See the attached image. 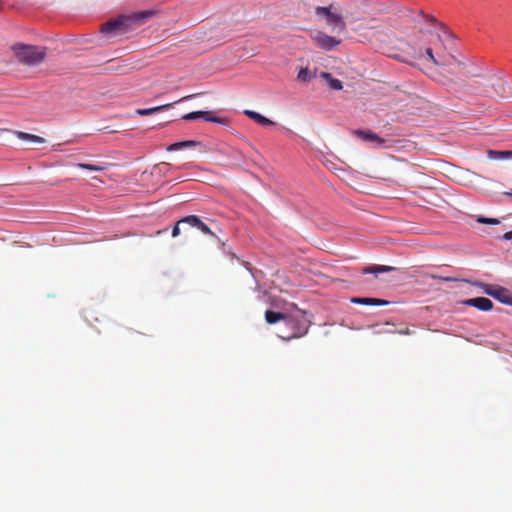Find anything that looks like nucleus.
<instances>
[{
  "mask_svg": "<svg viewBox=\"0 0 512 512\" xmlns=\"http://www.w3.org/2000/svg\"><path fill=\"white\" fill-rule=\"evenodd\" d=\"M18 62L27 66L41 63L46 57V48L35 45L15 44L12 47Z\"/></svg>",
  "mask_w": 512,
  "mask_h": 512,
  "instance_id": "f257e3e1",
  "label": "nucleus"
},
{
  "mask_svg": "<svg viewBox=\"0 0 512 512\" xmlns=\"http://www.w3.org/2000/svg\"><path fill=\"white\" fill-rule=\"evenodd\" d=\"M286 323L291 328L292 332L280 337L287 341L303 337L308 333L310 327V321L306 318L303 312L296 316L287 317Z\"/></svg>",
  "mask_w": 512,
  "mask_h": 512,
  "instance_id": "f03ea898",
  "label": "nucleus"
},
{
  "mask_svg": "<svg viewBox=\"0 0 512 512\" xmlns=\"http://www.w3.org/2000/svg\"><path fill=\"white\" fill-rule=\"evenodd\" d=\"M472 284L481 288L485 294L495 298L499 302L512 306V293L507 288L478 281Z\"/></svg>",
  "mask_w": 512,
  "mask_h": 512,
  "instance_id": "7ed1b4c3",
  "label": "nucleus"
},
{
  "mask_svg": "<svg viewBox=\"0 0 512 512\" xmlns=\"http://www.w3.org/2000/svg\"><path fill=\"white\" fill-rule=\"evenodd\" d=\"M155 15L153 10L138 11L127 15H120L125 33L133 31L137 27L146 23Z\"/></svg>",
  "mask_w": 512,
  "mask_h": 512,
  "instance_id": "20e7f679",
  "label": "nucleus"
},
{
  "mask_svg": "<svg viewBox=\"0 0 512 512\" xmlns=\"http://www.w3.org/2000/svg\"><path fill=\"white\" fill-rule=\"evenodd\" d=\"M464 76L469 79H484V80H494V72L483 65H476L474 63H470L465 65Z\"/></svg>",
  "mask_w": 512,
  "mask_h": 512,
  "instance_id": "39448f33",
  "label": "nucleus"
},
{
  "mask_svg": "<svg viewBox=\"0 0 512 512\" xmlns=\"http://www.w3.org/2000/svg\"><path fill=\"white\" fill-rule=\"evenodd\" d=\"M486 82H487V87L491 88L492 91H490L487 88H484L481 91L482 94L489 96V97H494V96L504 97V95L506 93V87H505V82L503 81V79L501 77L497 76L494 73V80H486Z\"/></svg>",
  "mask_w": 512,
  "mask_h": 512,
  "instance_id": "423d86ee",
  "label": "nucleus"
},
{
  "mask_svg": "<svg viewBox=\"0 0 512 512\" xmlns=\"http://www.w3.org/2000/svg\"><path fill=\"white\" fill-rule=\"evenodd\" d=\"M315 44L324 50L330 51L340 44V40L325 34L324 32L317 31L311 35Z\"/></svg>",
  "mask_w": 512,
  "mask_h": 512,
  "instance_id": "0eeeda50",
  "label": "nucleus"
},
{
  "mask_svg": "<svg viewBox=\"0 0 512 512\" xmlns=\"http://www.w3.org/2000/svg\"><path fill=\"white\" fill-rule=\"evenodd\" d=\"M101 33L109 37L126 34L121 16H118L104 23L101 27Z\"/></svg>",
  "mask_w": 512,
  "mask_h": 512,
  "instance_id": "6e6552de",
  "label": "nucleus"
},
{
  "mask_svg": "<svg viewBox=\"0 0 512 512\" xmlns=\"http://www.w3.org/2000/svg\"><path fill=\"white\" fill-rule=\"evenodd\" d=\"M316 14L324 15L326 17L328 25L330 26H339L341 30L345 28V23L343 21L342 16L339 13L332 12L331 7H317Z\"/></svg>",
  "mask_w": 512,
  "mask_h": 512,
  "instance_id": "1a4fd4ad",
  "label": "nucleus"
},
{
  "mask_svg": "<svg viewBox=\"0 0 512 512\" xmlns=\"http://www.w3.org/2000/svg\"><path fill=\"white\" fill-rule=\"evenodd\" d=\"M181 223H186L191 227H196L202 233L210 236H215V234L211 231V229L201 221V219L196 215H189L180 220Z\"/></svg>",
  "mask_w": 512,
  "mask_h": 512,
  "instance_id": "9d476101",
  "label": "nucleus"
},
{
  "mask_svg": "<svg viewBox=\"0 0 512 512\" xmlns=\"http://www.w3.org/2000/svg\"><path fill=\"white\" fill-rule=\"evenodd\" d=\"M464 304L475 307L481 311H490L493 308L492 301L485 297L470 298L465 300Z\"/></svg>",
  "mask_w": 512,
  "mask_h": 512,
  "instance_id": "9b49d317",
  "label": "nucleus"
},
{
  "mask_svg": "<svg viewBox=\"0 0 512 512\" xmlns=\"http://www.w3.org/2000/svg\"><path fill=\"white\" fill-rule=\"evenodd\" d=\"M425 53L427 57L435 64V65H450L451 63H456L458 65H465L463 62L458 60L455 56H451L450 60L448 59H438L433 54V47L429 46L426 48Z\"/></svg>",
  "mask_w": 512,
  "mask_h": 512,
  "instance_id": "f8f14e48",
  "label": "nucleus"
},
{
  "mask_svg": "<svg viewBox=\"0 0 512 512\" xmlns=\"http://www.w3.org/2000/svg\"><path fill=\"white\" fill-rule=\"evenodd\" d=\"M355 134L363 141L376 143L377 146H382L385 143L384 139L370 130H356Z\"/></svg>",
  "mask_w": 512,
  "mask_h": 512,
  "instance_id": "ddd939ff",
  "label": "nucleus"
},
{
  "mask_svg": "<svg viewBox=\"0 0 512 512\" xmlns=\"http://www.w3.org/2000/svg\"><path fill=\"white\" fill-rule=\"evenodd\" d=\"M351 302L354 304L360 305H375V306H385L389 304V301L382 300L378 298H369V297H353L351 298Z\"/></svg>",
  "mask_w": 512,
  "mask_h": 512,
  "instance_id": "4468645a",
  "label": "nucleus"
},
{
  "mask_svg": "<svg viewBox=\"0 0 512 512\" xmlns=\"http://www.w3.org/2000/svg\"><path fill=\"white\" fill-rule=\"evenodd\" d=\"M197 146H201V142L195 141V140H185V141L175 142V143L169 145L166 148V150L168 152H174V151H178V150H181L184 148H194Z\"/></svg>",
  "mask_w": 512,
  "mask_h": 512,
  "instance_id": "2eb2a0df",
  "label": "nucleus"
},
{
  "mask_svg": "<svg viewBox=\"0 0 512 512\" xmlns=\"http://www.w3.org/2000/svg\"><path fill=\"white\" fill-rule=\"evenodd\" d=\"M245 115H247L249 118L253 119L255 122L262 126H271L274 125V122L270 119L266 118L265 116L261 115L258 112L251 111V110H245Z\"/></svg>",
  "mask_w": 512,
  "mask_h": 512,
  "instance_id": "dca6fc26",
  "label": "nucleus"
},
{
  "mask_svg": "<svg viewBox=\"0 0 512 512\" xmlns=\"http://www.w3.org/2000/svg\"><path fill=\"white\" fill-rule=\"evenodd\" d=\"M395 268L392 266H385V265H372L368 267L362 268L361 272L362 274H375L378 273H387L393 271Z\"/></svg>",
  "mask_w": 512,
  "mask_h": 512,
  "instance_id": "f3484780",
  "label": "nucleus"
},
{
  "mask_svg": "<svg viewBox=\"0 0 512 512\" xmlns=\"http://www.w3.org/2000/svg\"><path fill=\"white\" fill-rule=\"evenodd\" d=\"M13 134L16 135L20 140L29 141L35 144H43L45 143V139L26 132L22 131H13Z\"/></svg>",
  "mask_w": 512,
  "mask_h": 512,
  "instance_id": "a211bd4d",
  "label": "nucleus"
},
{
  "mask_svg": "<svg viewBox=\"0 0 512 512\" xmlns=\"http://www.w3.org/2000/svg\"><path fill=\"white\" fill-rule=\"evenodd\" d=\"M286 319H287V315L284 313L275 312L272 310H267L265 312V320L268 324H275L280 320L286 321Z\"/></svg>",
  "mask_w": 512,
  "mask_h": 512,
  "instance_id": "6ab92c4d",
  "label": "nucleus"
},
{
  "mask_svg": "<svg viewBox=\"0 0 512 512\" xmlns=\"http://www.w3.org/2000/svg\"><path fill=\"white\" fill-rule=\"evenodd\" d=\"M488 157L493 160L512 159V150L497 151L488 150Z\"/></svg>",
  "mask_w": 512,
  "mask_h": 512,
  "instance_id": "aec40b11",
  "label": "nucleus"
},
{
  "mask_svg": "<svg viewBox=\"0 0 512 512\" xmlns=\"http://www.w3.org/2000/svg\"><path fill=\"white\" fill-rule=\"evenodd\" d=\"M170 106H172V104L168 103V104H164V105H160V106H156V107H152V108L137 109L136 114L139 116H147V115H151L156 112L163 111V110L169 108Z\"/></svg>",
  "mask_w": 512,
  "mask_h": 512,
  "instance_id": "412c9836",
  "label": "nucleus"
},
{
  "mask_svg": "<svg viewBox=\"0 0 512 512\" xmlns=\"http://www.w3.org/2000/svg\"><path fill=\"white\" fill-rule=\"evenodd\" d=\"M321 77L328 82V84H329L331 89H333V90H341L343 88L342 82L340 80H338V79L333 78L330 73L323 72L321 74Z\"/></svg>",
  "mask_w": 512,
  "mask_h": 512,
  "instance_id": "4be33fe9",
  "label": "nucleus"
},
{
  "mask_svg": "<svg viewBox=\"0 0 512 512\" xmlns=\"http://www.w3.org/2000/svg\"><path fill=\"white\" fill-rule=\"evenodd\" d=\"M77 167L90 171H103L108 167L107 163L90 164V163H78Z\"/></svg>",
  "mask_w": 512,
  "mask_h": 512,
  "instance_id": "5701e85b",
  "label": "nucleus"
},
{
  "mask_svg": "<svg viewBox=\"0 0 512 512\" xmlns=\"http://www.w3.org/2000/svg\"><path fill=\"white\" fill-rule=\"evenodd\" d=\"M313 77L308 68H301L298 72L297 79L301 82H307Z\"/></svg>",
  "mask_w": 512,
  "mask_h": 512,
  "instance_id": "b1692460",
  "label": "nucleus"
},
{
  "mask_svg": "<svg viewBox=\"0 0 512 512\" xmlns=\"http://www.w3.org/2000/svg\"><path fill=\"white\" fill-rule=\"evenodd\" d=\"M209 115L208 111H194L183 116L184 120H194L197 118H203V116Z\"/></svg>",
  "mask_w": 512,
  "mask_h": 512,
  "instance_id": "393cba45",
  "label": "nucleus"
},
{
  "mask_svg": "<svg viewBox=\"0 0 512 512\" xmlns=\"http://www.w3.org/2000/svg\"><path fill=\"white\" fill-rule=\"evenodd\" d=\"M477 222L481 224H489V225H497L500 223V221L496 218H488L484 216H479L477 218Z\"/></svg>",
  "mask_w": 512,
  "mask_h": 512,
  "instance_id": "a878e982",
  "label": "nucleus"
},
{
  "mask_svg": "<svg viewBox=\"0 0 512 512\" xmlns=\"http://www.w3.org/2000/svg\"><path fill=\"white\" fill-rule=\"evenodd\" d=\"M203 118L206 121L212 122V123H219V124L226 123V119L225 118L217 117V116H212L210 112H209V115L203 116Z\"/></svg>",
  "mask_w": 512,
  "mask_h": 512,
  "instance_id": "bb28decb",
  "label": "nucleus"
},
{
  "mask_svg": "<svg viewBox=\"0 0 512 512\" xmlns=\"http://www.w3.org/2000/svg\"><path fill=\"white\" fill-rule=\"evenodd\" d=\"M430 43L434 47L443 46V38H442L441 34L440 33H436L435 35H433V39L430 41Z\"/></svg>",
  "mask_w": 512,
  "mask_h": 512,
  "instance_id": "cd10ccee",
  "label": "nucleus"
},
{
  "mask_svg": "<svg viewBox=\"0 0 512 512\" xmlns=\"http://www.w3.org/2000/svg\"><path fill=\"white\" fill-rule=\"evenodd\" d=\"M180 224H182V223L179 220L172 230V237H177L180 234V228H179Z\"/></svg>",
  "mask_w": 512,
  "mask_h": 512,
  "instance_id": "c85d7f7f",
  "label": "nucleus"
},
{
  "mask_svg": "<svg viewBox=\"0 0 512 512\" xmlns=\"http://www.w3.org/2000/svg\"><path fill=\"white\" fill-rule=\"evenodd\" d=\"M503 239L512 240V231H508L503 235Z\"/></svg>",
  "mask_w": 512,
  "mask_h": 512,
  "instance_id": "c756f323",
  "label": "nucleus"
},
{
  "mask_svg": "<svg viewBox=\"0 0 512 512\" xmlns=\"http://www.w3.org/2000/svg\"><path fill=\"white\" fill-rule=\"evenodd\" d=\"M398 333H400V334H404V335H410V334H411V331H410V329H409V328H406V329H404V330H400V331H398Z\"/></svg>",
  "mask_w": 512,
  "mask_h": 512,
  "instance_id": "7c9ffc66",
  "label": "nucleus"
},
{
  "mask_svg": "<svg viewBox=\"0 0 512 512\" xmlns=\"http://www.w3.org/2000/svg\"><path fill=\"white\" fill-rule=\"evenodd\" d=\"M198 94H192V95H188V96H185L183 98H181L180 100H178L177 102H180V101H183V100H187V99H190V98H193L195 96H197Z\"/></svg>",
  "mask_w": 512,
  "mask_h": 512,
  "instance_id": "2f4dec72",
  "label": "nucleus"
},
{
  "mask_svg": "<svg viewBox=\"0 0 512 512\" xmlns=\"http://www.w3.org/2000/svg\"><path fill=\"white\" fill-rule=\"evenodd\" d=\"M427 19H428L429 21H431V22H435V18H434V17H432V16H427Z\"/></svg>",
  "mask_w": 512,
  "mask_h": 512,
  "instance_id": "473e14b6",
  "label": "nucleus"
},
{
  "mask_svg": "<svg viewBox=\"0 0 512 512\" xmlns=\"http://www.w3.org/2000/svg\"><path fill=\"white\" fill-rule=\"evenodd\" d=\"M443 34H444L445 37H449L450 36V34L445 29L443 30Z\"/></svg>",
  "mask_w": 512,
  "mask_h": 512,
  "instance_id": "72a5a7b5",
  "label": "nucleus"
},
{
  "mask_svg": "<svg viewBox=\"0 0 512 512\" xmlns=\"http://www.w3.org/2000/svg\"><path fill=\"white\" fill-rule=\"evenodd\" d=\"M505 195L512 196V192H505Z\"/></svg>",
  "mask_w": 512,
  "mask_h": 512,
  "instance_id": "f704fd0d",
  "label": "nucleus"
}]
</instances>
